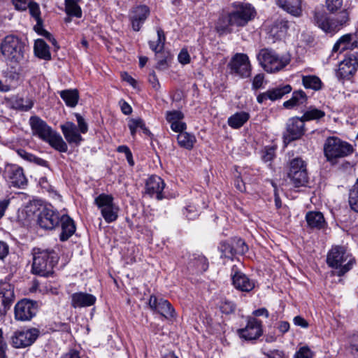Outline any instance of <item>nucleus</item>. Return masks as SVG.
<instances>
[{"label":"nucleus","instance_id":"5fc2aeb1","mask_svg":"<svg viewBox=\"0 0 358 358\" xmlns=\"http://www.w3.org/2000/svg\"><path fill=\"white\" fill-rule=\"evenodd\" d=\"M220 310L223 313L230 314L235 310V305L229 301H224L220 305Z\"/></svg>","mask_w":358,"mask_h":358},{"label":"nucleus","instance_id":"603ef678","mask_svg":"<svg viewBox=\"0 0 358 358\" xmlns=\"http://www.w3.org/2000/svg\"><path fill=\"white\" fill-rule=\"evenodd\" d=\"M263 353L267 358H288V355L284 351L280 350H273Z\"/></svg>","mask_w":358,"mask_h":358},{"label":"nucleus","instance_id":"774afa93","mask_svg":"<svg viewBox=\"0 0 358 358\" xmlns=\"http://www.w3.org/2000/svg\"><path fill=\"white\" fill-rule=\"evenodd\" d=\"M31 162L34 163L35 164H36L38 166L49 168L48 162H47L46 160H45L42 158L38 157L35 156L34 155H33V156H32Z\"/></svg>","mask_w":358,"mask_h":358},{"label":"nucleus","instance_id":"1a4fd4ad","mask_svg":"<svg viewBox=\"0 0 358 358\" xmlns=\"http://www.w3.org/2000/svg\"><path fill=\"white\" fill-rule=\"evenodd\" d=\"M305 122L298 117H292L286 124V130L283 133V143L287 146L292 141L301 138L305 134Z\"/></svg>","mask_w":358,"mask_h":358},{"label":"nucleus","instance_id":"cd10ccee","mask_svg":"<svg viewBox=\"0 0 358 358\" xmlns=\"http://www.w3.org/2000/svg\"><path fill=\"white\" fill-rule=\"evenodd\" d=\"M289 28V22L283 18L277 19L270 29V33L276 38L283 37Z\"/></svg>","mask_w":358,"mask_h":358},{"label":"nucleus","instance_id":"423d86ee","mask_svg":"<svg viewBox=\"0 0 358 358\" xmlns=\"http://www.w3.org/2000/svg\"><path fill=\"white\" fill-rule=\"evenodd\" d=\"M0 50L4 57L10 62L17 64L24 59L23 43L15 36H6L1 43Z\"/></svg>","mask_w":358,"mask_h":358},{"label":"nucleus","instance_id":"4d7b16f0","mask_svg":"<svg viewBox=\"0 0 358 358\" xmlns=\"http://www.w3.org/2000/svg\"><path fill=\"white\" fill-rule=\"evenodd\" d=\"M294 358H313V355L308 347H302L295 355Z\"/></svg>","mask_w":358,"mask_h":358},{"label":"nucleus","instance_id":"a19ab883","mask_svg":"<svg viewBox=\"0 0 358 358\" xmlns=\"http://www.w3.org/2000/svg\"><path fill=\"white\" fill-rule=\"evenodd\" d=\"M325 116V113L315 108H310L301 117L303 121L319 120Z\"/></svg>","mask_w":358,"mask_h":358},{"label":"nucleus","instance_id":"393cba45","mask_svg":"<svg viewBox=\"0 0 358 358\" xmlns=\"http://www.w3.org/2000/svg\"><path fill=\"white\" fill-rule=\"evenodd\" d=\"M276 4L282 10L294 17L302 15L301 0H275Z\"/></svg>","mask_w":358,"mask_h":358},{"label":"nucleus","instance_id":"a18cd8bd","mask_svg":"<svg viewBox=\"0 0 358 358\" xmlns=\"http://www.w3.org/2000/svg\"><path fill=\"white\" fill-rule=\"evenodd\" d=\"M306 168L305 162L299 157L293 159L290 162L289 171L288 173H292L294 171H301Z\"/></svg>","mask_w":358,"mask_h":358},{"label":"nucleus","instance_id":"09e8293b","mask_svg":"<svg viewBox=\"0 0 358 358\" xmlns=\"http://www.w3.org/2000/svg\"><path fill=\"white\" fill-rule=\"evenodd\" d=\"M184 117L183 113L180 110H172L166 113V120L171 124L173 122L182 120Z\"/></svg>","mask_w":358,"mask_h":358},{"label":"nucleus","instance_id":"6e6552de","mask_svg":"<svg viewBox=\"0 0 358 358\" xmlns=\"http://www.w3.org/2000/svg\"><path fill=\"white\" fill-rule=\"evenodd\" d=\"M324 155L328 160L343 157L352 152V146L338 137L328 138L324 145Z\"/></svg>","mask_w":358,"mask_h":358},{"label":"nucleus","instance_id":"dca6fc26","mask_svg":"<svg viewBox=\"0 0 358 358\" xmlns=\"http://www.w3.org/2000/svg\"><path fill=\"white\" fill-rule=\"evenodd\" d=\"M238 334L245 341L256 340L262 334V322L256 318H250L245 327L238 329Z\"/></svg>","mask_w":358,"mask_h":358},{"label":"nucleus","instance_id":"0eeeda50","mask_svg":"<svg viewBox=\"0 0 358 358\" xmlns=\"http://www.w3.org/2000/svg\"><path fill=\"white\" fill-rule=\"evenodd\" d=\"M257 58L262 67L268 73L280 71L289 64V59L280 57L276 52L268 48L262 49Z\"/></svg>","mask_w":358,"mask_h":358},{"label":"nucleus","instance_id":"8fccbe9b","mask_svg":"<svg viewBox=\"0 0 358 358\" xmlns=\"http://www.w3.org/2000/svg\"><path fill=\"white\" fill-rule=\"evenodd\" d=\"M75 116L78 122V130L82 134H86L88 131V125L85 119L79 113H76Z\"/></svg>","mask_w":358,"mask_h":358},{"label":"nucleus","instance_id":"bf43d9fd","mask_svg":"<svg viewBox=\"0 0 358 358\" xmlns=\"http://www.w3.org/2000/svg\"><path fill=\"white\" fill-rule=\"evenodd\" d=\"M157 63L156 68L159 70H164L168 68L167 59L165 56L160 57V54H156Z\"/></svg>","mask_w":358,"mask_h":358},{"label":"nucleus","instance_id":"39448f33","mask_svg":"<svg viewBox=\"0 0 358 358\" xmlns=\"http://www.w3.org/2000/svg\"><path fill=\"white\" fill-rule=\"evenodd\" d=\"M255 15L256 11L250 4L239 3L235 6V10L228 15V24L220 28L223 31H231L229 27H244L255 18Z\"/></svg>","mask_w":358,"mask_h":358},{"label":"nucleus","instance_id":"4468645a","mask_svg":"<svg viewBox=\"0 0 358 358\" xmlns=\"http://www.w3.org/2000/svg\"><path fill=\"white\" fill-rule=\"evenodd\" d=\"M60 215L49 208H43L38 215L37 223L44 229L52 230L59 225Z\"/></svg>","mask_w":358,"mask_h":358},{"label":"nucleus","instance_id":"338daca9","mask_svg":"<svg viewBox=\"0 0 358 358\" xmlns=\"http://www.w3.org/2000/svg\"><path fill=\"white\" fill-rule=\"evenodd\" d=\"M15 8L18 10H25L27 8V0H12Z\"/></svg>","mask_w":358,"mask_h":358},{"label":"nucleus","instance_id":"b1692460","mask_svg":"<svg viewBox=\"0 0 358 358\" xmlns=\"http://www.w3.org/2000/svg\"><path fill=\"white\" fill-rule=\"evenodd\" d=\"M234 286L238 290L249 292L255 287V282L242 272L236 271L232 275Z\"/></svg>","mask_w":358,"mask_h":358},{"label":"nucleus","instance_id":"a211bd4d","mask_svg":"<svg viewBox=\"0 0 358 358\" xmlns=\"http://www.w3.org/2000/svg\"><path fill=\"white\" fill-rule=\"evenodd\" d=\"M5 174L13 187H23L27 184V179L24 176L23 169L16 164L7 166Z\"/></svg>","mask_w":358,"mask_h":358},{"label":"nucleus","instance_id":"f704fd0d","mask_svg":"<svg viewBox=\"0 0 358 358\" xmlns=\"http://www.w3.org/2000/svg\"><path fill=\"white\" fill-rule=\"evenodd\" d=\"M302 83L305 88L315 91L321 90L323 85L320 78L314 75L303 76Z\"/></svg>","mask_w":358,"mask_h":358},{"label":"nucleus","instance_id":"f257e3e1","mask_svg":"<svg viewBox=\"0 0 358 358\" xmlns=\"http://www.w3.org/2000/svg\"><path fill=\"white\" fill-rule=\"evenodd\" d=\"M29 124L33 135L48 143L52 148L61 152L68 150L67 144L56 131L53 130L41 117L34 115L29 118Z\"/></svg>","mask_w":358,"mask_h":358},{"label":"nucleus","instance_id":"7c9ffc66","mask_svg":"<svg viewBox=\"0 0 358 358\" xmlns=\"http://www.w3.org/2000/svg\"><path fill=\"white\" fill-rule=\"evenodd\" d=\"M34 48V52L38 57L45 60H50L51 59L49 46L43 39L36 40Z\"/></svg>","mask_w":358,"mask_h":358},{"label":"nucleus","instance_id":"58836bf2","mask_svg":"<svg viewBox=\"0 0 358 358\" xmlns=\"http://www.w3.org/2000/svg\"><path fill=\"white\" fill-rule=\"evenodd\" d=\"M100 210L101 215L107 223L113 222L117 219L119 208L115 204Z\"/></svg>","mask_w":358,"mask_h":358},{"label":"nucleus","instance_id":"6ab92c4d","mask_svg":"<svg viewBox=\"0 0 358 358\" xmlns=\"http://www.w3.org/2000/svg\"><path fill=\"white\" fill-rule=\"evenodd\" d=\"M291 91L292 87L289 85L272 88L265 92L259 94L257 97V101L259 103H262L268 99L274 101L281 99L284 95L289 93Z\"/></svg>","mask_w":358,"mask_h":358},{"label":"nucleus","instance_id":"c756f323","mask_svg":"<svg viewBox=\"0 0 358 358\" xmlns=\"http://www.w3.org/2000/svg\"><path fill=\"white\" fill-rule=\"evenodd\" d=\"M307 101V96L303 90H297L293 92L290 99L284 102L283 106L286 108H292L295 106L303 104Z\"/></svg>","mask_w":358,"mask_h":358},{"label":"nucleus","instance_id":"20e7f679","mask_svg":"<svg viewBox=\"0 0 358 358\" xmlns=\"http://www.w3.org/2000/svg\"><path fill=\"white\" fill-rule=\"evenodd\" d=\"M327 264L332 268L339 269L338 275H343L352 266V257L343 246H335L329 252L327 257Z\"/></svg>","mask_w":358,"mask_h":358},{"label":"nucleus","instance_id":"a878e982","mask_svg":"<svg viewBox=\"0 0 358 358\" xmlns=\"http://www.w3.org/2000/svg\"><path fill=\"white\" fill-rule=\"evenodd\" d=\"M59 219V224L62 227L59 238L62 241H65L74 234L76 226L73 220L67 215L60 216Z\"/></svg>","mask_w":358,"mask_h":358},{"label":"nucleus","instance_id":"9b49d317","mask_svg":"<svg viewBox=\"0 0 358 358\" xmlns=\"http://www.w3.org/2000/svg\"><path fill=\"white\" fill-rule=\"evenodd\" d=\"M231 73L242 78H248L250 76L251 66L249 58L245 54L236 53L229 63Z\"/></svg>","mask_w":358,"mask_h":358},{"label":"nucleus","instance_id":"79ce46f5","mask_svg":"<svg viewBox=\"0 0 358 358\" xmlns=\"http://www.w3.org/2000/svg\"><path fill=\"white\" fill-rule=\"evenodd\" d=\"M348 201L351 208L358 212V178L349 191Z\"/></svg>","mask_w":358,"mask_h":358},{"label":"nucleus","instance_id":"473e14b6","mask_svg":"<svg viewBox=\"0 0 358 358\" xmlns=\"http://www.w3.org/2000/svg\"><path fill=\"white\" fill-rule=\"evenodd\" d=\"M306 219L311 228L320 229L324 224L323 215L320 212H309L306 214Z\"/></svg>","mask_w":358,"mask_h":358},{"label":"nucleus","instance_id":"13d9d810","mask_svg":"<svg viewBox=\"0 0 358 358\" xmlns=\"http://www.w3.org/2000/svg\"><path fill=\"white\" fill-rule=\"evenodd\" d=\"M184 214L186 215L187 219L194 220L198 216L199 212L195 206L189 205L185 208Z\"/></svg>","mask_w":358,"mask_h":358},{"label":"nucleus","instance_id":"f03ea898","mask_svg":"<svg viewBox=\"0 0 358 358\" xmlns=\"http://www.w3.org/2000/svg\"><path fill=\"white\" fill-rule=\"evenodd\" d=\"M313 22L327 33L336 32L346 26L350 20L349 13L344 9L334 17L328 15L322 8H315L313 10Z\"/></svg>","mask_w":358,"mask_h":358},{"label":"nucleus","instance_id":"9d476101","mask_svg":"<svg viewBox=\"0 0 358 358\" xmlns=\"http://www.w3.org/2000/svg\"><path fill=\"white\" fill-rule=\"evenodd\" d=\"M39 331L33 328L27 330H17L10 337L11 344L15 348H26L36 340Z\"/></svg>","mask_w":358,"mask_h":358},{"label":"nucleus","instance_id":"680f3d73","mask_svg":"<svg viewBox=\"0 0 358 358\" xmlns=\"http://www.w3.org/2000/svg\"><path fill=\"white\" fill-rule=\"evenodd\" d=\"M264 80V76L262 73H259L256 75L252 81V88L254 90H257L262 87L263 83Z\"/></svg>","mask_w":358,"mask_h":358},{"label":"nucleus","instance_id":"2eb2a0df","mask_svg":"<svg viewBox=\"0 0 358 358\" xmlns=\"http://www.w3.org/2000/svg\"><path fill=\"white\" fill-rule=\"evenodd\" d=\"M36 312V303L31 300H21L15 306V317L17 320H30Z\"/></svg>","mask_w":358,"mask_h":358},{"label":"nucleus","instance_id":"37998d69","mask_svg":"<svg viewBox=\"0 0 358 358\" xmlns=\"http://www.w3.org/2000/svg\"><path fill=\"white\" fill-rule=\"evenodd\" d=\"M150 10L146 6H139L134 8L133 11L132 17L134 19L144 22L148 17Z\"/></svg>","mask_w":358,"mask_h":358},{"label":"nucleus","instance_id":"7ed1b4c3","mask_svg":"<svg viewBox=\"0 0 358 358\" xmlns=\"http://www.w3.org/2000/svg\"><path fill=\"white\" fill-rule=\"evenodd\" d=\"M31 272L35 275L49 277L58 262V256L53 250L34 248Z\"/></svg>","mask_w":358,"mask_h":358},{"label":"nucleus","instance_id":"0e129e2a","mask_svg":"<svg viewBox=\"0 0 358 358\" xmlns=\"http://www.w3.org/2000/svg\"><path fill=\"white\" fill-rule=\"evenodd\" d=\"M293 322L296 326L301 327L302 328L306 329L308 327L309 324L303 317L301 316H296L293 319Z\"/></svg>","mask_w":358,"mask_h":358},{"label":"nucleus","instance_id":"69168bd1","mask_svg":"<svg viewBox=\"0 0 358 358\" xmlns=\"http://www.w3.org/2000/svg\"><path fill=\"white\" fill-rule=\"evenodd\" d=\"M148 81L152 85V87L157 90L159 88V82L154 71L150 73L148 76Z\"/></svg>","mask_w":358,"mask_h":358},{"label":"nucleus","instance_id":"f3484780","mask_svg":"<svg viewBox=\"0 0 358 358\" xmlns=\"http://www.w3.org/2000/svg\"><path fill=\"white\" fill-rule=\"evenodd\" d=\"M358 59L355 55L345 57L338 65L336 76L339 79H349L357 70Z\"/></svg>","mask_w":358,"mask_h":358},{"label":"nucleus","instance_id":"ddd939ff","mask_svg":"<svg viewBox=\"0 0 358 358\" xmlns=\"http://www.w3.org/2000/svg\"><path fill=\"white\" fill-rule=\"evenodd\" d=\"M15 299L13 286L9 282H0V322L3 320Z\"/></svg>","mask_w":358,"mask_h":358},{"label":"nucleus","instance_id":"c9c22d12","mask_svg":"<svg viewBox=\"0 0 358 358\" xmlns=\"http://www.w3.org/2000/svg\"><path fill=\"white\" fill-rule=\"evenodd\" d=\"M288 177L291 179L295 187L304 186L308 182V179L306 168L301 171L288 173Z\"/></svg>","mask_w":358,"mask_h":358},{"label":"nucleus","instance_id":"f8f14e48","mask_svg":"<svg viewBox=\"0 0 358 358\" xmlns=\"http://www.w3.org/2000/svg\"><path fill=\"white\" fill-rule=\"evenodd\" d=\"M150 309L158 313L167 320L176 317V312L171 303L163 299L151 295L148 301Z\"/></svg>","mask_w":358,"mask_h":358},{"label":"nucleus","instance_id":"2f4dec72","mask_svg":"<svg viewBox=\"0 0 358 358\" xmlns=\"http://www.w3.org/2000/svg\"><path fill=\"white\" fill-rule=\"evenodd\" d=\"M157 39L155 41H150L149 46L150 48L156 54H162L166 41V36L164 31L161 28L157 29Z\"/></svg>","mask_w":358,"mask_h":358},{"label":"nucleus","instance_id":"c85d7f7f","mask_svg":"<svg viewBox=\"0 0 358 358\" xmlns=\"http://www.w3.org/2000/svg\"><path fill=\"white\" fill-rule=\"evenodd\" d=\"M250 115L245 111L237 112L228 118L227 123L233 129H239L250 119Z\"/></svg>","mask_w":358,"mask_h":358},{"label":"nucleus","instance_id":"72a5a7b5","mask_svg":"<svg viewBox=\"0 0 358 358\" xmlns=\"http://www.w3.org/2000/svg\"><path fill=\"white\" fill-rule=\"evenodd\" d=\"M178 143L180 147L187 150H192L196 143V137L187 132H180L177 137Z\"/></svg>","mask_w":358,"mask_h":358},{"label":"nucleus","instance_id":"6e6d98bb","mask_svg":"<svg viewBox=\"0 0 358 358\" xmlns=\"http://www.w3.org/2000/svg\"><path fill=\"white\" fill-rule=\"evenodd\" d=\"M275 157V149L273 148H266L262 156V160L265 162H271Z\"/></svg>","mask_w":358,"mask_h":358},{"label":"nucleus","instance_id":"e433bc0d","mask_svg":"<svg viewBox=\"0 0 358 358\" xmlns=\"http://www.w3.org/2000/svg\"><path fill=\"white\" fill-rule=\"evenodd\" d=\"M60 96L68 106L75 107L78 103L79 95L76 90H63Z\"/></svg>","mask_w":358,"mask_h":358},{"label":"nucleus","instance_id":"412c9836","mask_svg":"<svg viewBox=\"0 0 358 358\" xmlns=\"http://www.w3.org/2000/svg\"><path fill=\"white\" fill-rule=\"evenodd\" d=\"M165 187L164 180L159 176H152L148 178L145 185L146 192L150 196L156 194L158 200L163 199L162 191Z\"/></svg>","mask_w":358,"mask_h":358},{"label":"nucleus","instance_id":"5701e85b","mask_svg":"<svg viewBox=\"0 0 358 358\" xmlns=\"http://www.w3.org/2000/svg\"><path fill=\"white\" fill-rule=\"evenodd\" d=\"M358 48V41L356 36L352 34L341 36L334 44L332 51L342 52L346 50H353Z\"/></svg>","mask_w":358,"mask_h":358},{"label":"nucleus","instance_id":"4c0bfd02","mask_svg":"<svg viewBox=\"0 0 358 358\" xmlns=\"http://www.w3.org/2000/svg\"><path fill=\"white\" fill-rule=\"evenodd\" d=\"M80 0H65V12L67 15H73L80 18L82 17V10L78 5Z\"/></svg>","mask_w":358,"mask_h":358},{"label":"nucleus","instance_id":"e2e57ef3","mask_svg":"<svg viewBox=\"0 0 358 358\" xmlns=\"http://www.w3.org/2000/svg\"><path fill=\"white\" fill-rule=\"evenodd\" d=\"M178 61L182 64H187L190 62V57L187 50L182 49L178 55Z\"/></svg>","mask_w":358,"mask_h":358},{"label":"nucleus","instance_id":"4be33fe9","mask_svg":"<svg viewBox=\"0 0 358 358\" xmlns=\"http://www.w3.org/2000/svg\"><path fill=\"white\" fill-rule=\"evenodd\" d=\"M71 305L74 308H85L93 306L96 302V297L87 292H76L71 296Z\"/></svg>","mask_w":358,"mask_h":358},{"label":"nucleus","instance_id":"052dcab7","mask_svg":"<svg viewBox=\"0 0 358 358\" xmlns=\"http://www.w3.org/2000/svg\"><path fill=\"white\" fill-rule=\"evenodd\" d=\"M186 124L181 120L178 122H173L171 123V128L176 132H184V130L186 129Z\"/></svg>","mask_w":358,"mask_h":358},{"label":"nucleus","instance_id":"aec40b11","mask_svg":"<svg viewBox=\"0 0 358 358\" xmlns=\"http://www.w3.org/2000/svg\"><path fill=\"white\" fill-rule=\"evenodd\" d=\"M60 127L65 139L69 144L78 145L83 141L77 126L72 122H66Z\"/></svg>","mask_w":358,"mask_h":358},{"label":"nucleus","instance_id":"3c124183","mask_svg":"<svg viewBox=\"0 0 358 358\" xmlns=\"http://www.w3.org/2000/svg\"><path fill=\"white\" fill-rule=\"evenodd\" d=\"M27 8H29L31 16H33L36 20L41 19L40 8L37 3L30 2L29 3L27 4Z\"/></svg>","mask_w":358,"mask_h":358},{"label":"nucleus","instance_id":"c03bdc74","mask_svg":"<svg viewBox=\"0 0 358 358\" xmlns=\"http://www.w3.org/2000/svg\"><path fill=\"white\" fill-rule=\"evenodd\" d=\"M234 250L233 255L238 254V255H244L248 251V247L246 245L245 242L241 239L238 238L234 241Z\"/></svg>","mask_w":358,"mask_h":358},{"label":"nucleus","instance_id":"de8ad7c7","mask_svg":"<svg viewBox=\"0 0 358 358\" xmlns=\"http://www.w3.org/2000/svg\"><path fill=\"white\" fill-rule=\"evenodd\" d=\"M326 8L330 13H335L343 6V0H326Z\"/></svg>","mask_w":358,"mask_h":358},{"label":"nucleus","instance_id":"49530a36","mask_svg":"<svg viewBox=\"0 0 358 358\" xmlns=\"http://www.w3.org/2000/svg\"><path fill=\"white\" fill-rule=\"evenodd\" d=\"M219 249L223 256L227 258H231L233 255L234 245L229 244L227 241H222L220 243Z\"/></svg>","mask_w":358,"mask_h":358},{"label":"nucleus","instance_id":"ea45409f","mask_svg":"<svg viewBox=\"0 0 358 358\" xmlns=\"http://www.w3.org/2000/svg\"><path fill=\"white\" fill-rule=\"evenodd\" d=\"M94 203L101 210L104 208L115 205L114 198L111 194L102 193L95 198Z\"/></svg>","mask_w":358,"mask_h":358},{"label":"nucleus","instance_id":"bb28decb","mask_svg":"<svg viewBox=\"0 0 358 358\" xmlns=\"http://www.w3.org/2000/svg\"><path fill=\"white\" fill-rule=\"evenodd\" d=\"M10 103L13 108L23 112L29 111L34 105V101L31 97H24L19 95L12 98Z\"/></svg>","mask_w":358,"mask_h":358},{"label":"nucleus","instance_id":"864d4df0","mask_svg":"<svg viewBox=\"0 0 358 358\" xmlns=\"http://www.w3.org/2000/svg\"><path fill=\"white\" fill-rule=\"evenodd\" d=\"M195 265L199 271H205L208 268V263L206 257L203 256H199L195 259Z\"/></svg>","mask_w":358,"mask_h":358}]
</instances>
